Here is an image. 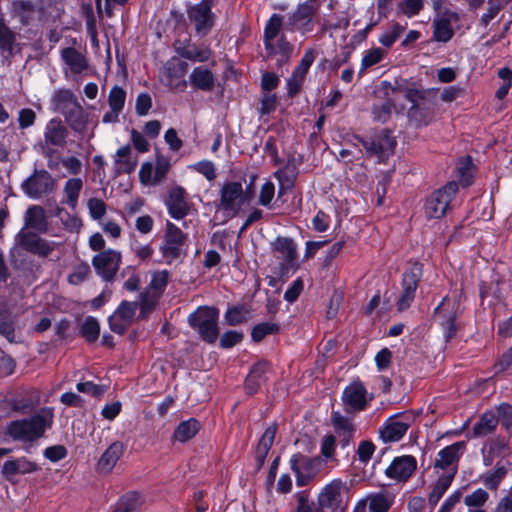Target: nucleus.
Instances as JSON below:
<instances>
[{
    "instance_id": "obj_1",
    "label": "nucleus",
    "mask_w": 512,
    "mask_h": 512,
    "mask_svg": "<svg viewBox=\"0 0 512 512\" xmlns=\"http://www.w3.org/2000/svg\"><path fill=\"white\" fill-rule=\"evenodd\" d=\"M53 413L50 408H44L31 417L11 421L7 424L6 432L15 441L33 442L44 435L50 427Z\"/></svg>"
},
{
    "instance_id": "obj_2",
    "label": "nucleus",
    "mask_w": 512,
    "mask_h": 512,
    "mask_svg": "<svg viewBox=\"0 0 512 512\" xmlns=\"http://www.w3.org/2000/svg\"><path fill=\"white\" fill-rule=\"evenodd\" d=\"M284 17L273 13L265 24L263 32V44L267 57L279 56V62L290 59L293 53V45L287 40L283 32Z\"/></svg>"
},
{
    "instance_id": "obj_3",
    "label": "nucleus",
    "mask_w": 512,
    "mask_h": 512,
    "mask_svg": "<svg viewBox=\"0 0 512 512\" xmlns=\"http://www.w3.org/2000/svg\"><path fill=\"white\" fill-rule=\"evenodd\" d=\"M434 91V89H407L405 92V98L412 103L408 111L409 119L415 122L417 126H426L434 118L435 103L432 99Z\"/></svg>"
},
{
    "instance_id": "obj_4",
    "label": "nucleus",
    "mask_w": 512,
    "mask_h": 512,
    "mask_svg": "<svg viewBox=\"0 0 512 512\" xmlns=\"http://www.w3.org/2000/svg\"><path fill=\"white\" fill-rule=\"evenodd\" d=\"M219 312L213 307H199L188 316L189 325L198 331L202 339L208 343H214L219 334Z\"/></svg>"
},
{
    "instance_id": "obj_5",
    "label": "nucleus",
    "mask_w": 512,
    "mask_h": 512,
    "mask_svg": "<svg viewBox=\"0 0 512 512\" xmlns=\"http://www.w3.org/2000/svg\"><path fill=\"white\" fill-rule=\"evenodd\" d=\"M355 139L362 144L368 156L376 157L379 162H384L393 155L397 145L395 137L387 129H383L369 138L357 136Z\"/></svg>"
},
{
    "instance_id": "obj_6",
    "label": "nucleus",
    "mask_w": 512,
    "mask_h": 512,
    "mask_svg": "<svg viewBox=\"0 0 512 512\" xmlns=\"http://www.w3.org/2000/svg\"><path fill=\"white\" fill-rule=\"evenodd\" d=\"M14 243L16 246L41 258L50 256L56 248L62 245L61 242L47 240L37 235V233L25 229H20L15 235Z\"/></svg>"
},
{
    "instance_id": "obj_7",
    "label": "nucleus",
    "mask_w": 512,
    "mask_h": 512,
    "mask_svg": "<svg viewBox=\"0 0 512 512\" xmlns=\"http://www.w3.org/2000/svg\"><path fill=\"white\" fill-rule=\"evenodd\" d=\"M458 191V184L455 181L447 183L444 187L433 192L425 202V214L430 219L443 217L449 205Z\"/></svg>"
},
{
    "instance_id": "obj_8",
    "label": "nucleus",
    "mask_w": 512,
    "mask_h": 512,
    "mask_svg": "<svg viewBox=\"0 0 512 512\" xmlns=\"http://www.w3.org/2000/svg\"><path fill=\"white\" fill-rule=\"evenodd\" d=\"M212 6L213 0H201L187 8L188 20L200 37L208 35L214 26L215 14L212 12Z\"/></svg>"
},
{
    "instance_id": "obj_9",
    "label": "nucleus",
    "mask_w": 512,
    "mask_h": 512,
    "mask_svg": "<svg viewBox=\"0 0 512 512\" xmlns=\"http://www.w3.org/2000/svg\"><path fill=\"white\" fill-rule=\"evenodd\" d=\"M349 488L341 479H334L319 493V504L325 509L335 512L344 510L347 506Z\"/></svg>"
},
{
    "instance_id": "obj_10",
    "label": "nucleus",
    "mask_w": 512,
    "mask_h": 512,
    "mask_svg": "<svg viewBox=\"0 0 512 512\" xmlns=\"http://www.w3.org/2000/svg\"><path fill=\"white\" fill-rule=\"evenodd\" d=\"M318 11V5L312 1H304L296 6L289 14L287 24L290 31H298L302 35L312 32L314 29V16Z\"/></svg>"
},
{
    "instance_id": "obj_11",
    "label": "nucleus",
    "mask_w": 512,
    "mask_h": 512,
    "mask_svg": "<svg viewBox=\"0 0 512 512\" xmlns=\"http://www.w3.org/2000/svg\"><path fill=\"white\" fill-rule=\"evenodd\" d=\"M422 264L418 262L411 263L402 276V292L397 302L399 311H403L410 307L414 300L418 283L422 277Z\"/></svg>"
},
{
    "instance_id": "obj_12",
    "label": "nucleus",
    "mask_w": 512,
    "mask_h": 512,
    "mask_svg": "<svg viewBox=\"0 0 512 512\" xmlns=\"http://www.w3.org/2000/svg\"><path fill=\"white\" fill-rule=\"evenodd\" d=\"M274 257L278 261L281 273H287L297 263V246L291 238L277 237L271 244Z\"/></svg>"
},
{
    "instance_id": "obj_13",
    "label": "nucleus",
    "mask_w": 512,
    "mask_h": 512,
    "mask_svg": "<svg viewBox=\"0 0 512 512\" xmlns=\"http://www.w3.org/2000/svg\"><path fill=\"white\" fill-rule=\"evenodd\" d=\"M121 253L108 249L98 253L92 259L95 272L106 282H112L121 264Z\"/></svg>"
},
{
    "instance_id": "obj_14",
    "label": "nucleus",
    "mask_w": 512,
    "mask_h": 512,
    "mask_svg": "<svg viewBox=\"0 0 512 512\" xmlns=\"http://www.w3.org/2000/svg\"><path fill=\"white\" fill-rule=\"evenodd\" d=\"M371 398H368V392L364 384L357 380L349 384L342 393V401L345 411L356 413L364 410Z\"/></svg>"
},
{
    "instance_id": "obj_15",
    "label": "nucleus",
    "mask_w": 512,
    "mask_h": 512,
    "mask_svg": "<svg viewBox=\"0 0 512 512\" xmlns=\"http://www.w3.org/2000/svg\"><path fill=\"white\" fill-rule=\"evenodd\" d=\"M460 14L456 11L444 9L441 13L436 14L433 19V40L441 43L449 42L455 32L452 23L460 21Z\"/></svg>"
},
{
    "instance_id": "obj_16",
    "label": "nucleus",
    "mask_w": 512,
    "mask_h": 512,
    "mask_svg": "<svg viewBox=\"0 0 512 512\" xmlns=\"http://www.w3.org/2000/svg\"><path fill=\"white\" fill-rule=\"evenodd\" d=\"M10 13L12 18L17 19L22 25H32L35 21L42 19L44 9L40 2L14 0L11 3Z\"/></svg>"
},
{
    "instance_id": "obj_17",
    "label": "nucleus",
    "mask_w": 512,
    "mask_h": 512,
    "mask_svg": "<svg viewBox=\"0 0 512 512\" xmlns=\"http://www.w3.org/2000/svg\"><path fill=\"white\" fill-rule=\"evenodd\" d=\"M54 180L46 170L35 171L21 185L23 192L32 199H39L53 190Z\"/></svg>"
},
{
    "instance_id": "obj_18",
    "label": "nucleus",
    "mask_w": 512,
    "mask_h": 512,
    "mask_svg": "<svg viewBox=\"0 0 512 512\" xmlns=\"http://www.w3.org/2000/svg\"><path fill=\"white\" fill-rule=\"evenodd\" d=\"M220 196L221 209L228 212L231 216H235L245 202L242 184L239 182L225 184L221 189Z\"/></svg>"
},
{
    "instance_id": "obj_19",
    "label": "nucleus",
    "mask_w": 512,
    "mask_h": 512,
    "mask_svg": "<svg viewBox=\"0 0 512 512\" xmlns=\"http://www.w3.org/2000/svg\"><path fill=\"white\" fill-rule=\"evenodd\" d=\"M177 54L189 61L204 63L212 57V49L207 43H194L191 39L178 42L175 46Z\"/></svg>"
},
{
    "instance_id": "obj_20",
    "label": "nucleus",
    "mask_w": 512,
    "mask_h": 512,
    "mask_svg": "<svg viewBox=\"0 0 512 512\" xmlns=\"http://www.w3.org/2000/svg\"><path fill=\"white\" fill-rule=\"evenodd\" d=\"M184 241L185 236L182 231L175 224L167 222L165 241L161 252L169 263L181 255Z\"/></svg>"
},
{
    "instance_id": "obj_21",
    "label": "nucleus",
    "mask_w": 512,
    "mask_h": 512,
    "mask_svg": "<svg viewBox=\"0 0 512 512\" xmlns=\"http://www.w3.org/2000/svg\"><path fill=\"white\" fill-rule=\"evenodd\" d=\"M68 128L59 118L49 120L43 132V148L50 150L53 147L63 148L67 143Z\"/></svg>"
},
{
    "instance_id": "obj_22",
    "label": "nucleus",
    "mask_w": 512,
    "mask_h": 512,
    "mask_svg": "<svg viewBox=\"0 0 512 512\" xmlns=\"http://www.w3.org/2000/svg\"><path fill=\"white\" fill-rule=\"evenodd\" d=\"M289 463L299 487L306 486L316 475L315 461L301 453L293 454Z\"/></svg>"
},
{
    "instance_id": "obj_23",
    "label": "nucleus",
    "mask_w": 512,
    "mask_h": 512,
    "mask_svg": "<svg viewBox=\"0 0 512 512\" xmlns=\"http://www.w3.org/2000/svg\"><path fill=\"white\" fill-rule=\"evenodd\" d=\"M410 427V417L398 414L388 418L380 428V437L385 443L400 441Z\"/></svg>"
},
{
    "instance_id": "obj_24",
    "label": "nucleus",
    "mask_w": 512,
    "mask_h": 512,
    "mask_svg": "<svg viewBox=\"0 0 512 512\" xmlns=\"http://www.w3.org/2000/svg\"><path fill=\"white\" fill-rule=\"evenodd\" d=\"M417 461L411 455H403L394 458L391 464L386 468L385 475L388 478L398 482L408 480L416 470Z\"/></svg>"
},
{
    "instance_id": "obj_25",
    "label": "nucleus",
    "mask_w": 512,
    "mask_h": 512,
    "mask_svg": "<svg viewBox=\"0 0 512 512\" xmlns=\"http://www.w3.org/2000/svg\"><path fill=\"white\" fill-rule=\"evenodd\" d=\"M446 300V297L442 299V301L435 308L434 314L437 317L440 326L442 327L443 335L446 341H449L455 336L457 332V326L455 323L456 307L455 304H453L451 307L446 305Z\"/></svg>"
},
{
    "instance_id": "obj_26",
    "label": "nucleus",
    "mask_w": 512,
    "mask_h": 512,
    "mask_svg": "<svg viewBox=\"0 0 512 512\" xmlns=\"http://www.w3.org/2000/svg\"><path fill=\"white\" fill-rule=\"evenodd\" d=\"M24 225L21 229L26 231L34 230L37 233H47L48 219L46 211L42 206L31 205L27 208L23 216Z\"/></svg>"
},
{
    "instance_id": "obj_27",
    "label": "nucleus",
    "mask_w": 512,
    "mask_h": 512,
    "mask_svg": "<svg viewBox=\"0 0 512 512\" xmlns=\"http://www.w3.org/2000/svg\"><path fill=\"white\" fill-rule=\"evenodd\" d=\"M37 470L38 466L36 463L25 457H20L6 461L2 467V474L8 481L14 482L16 475L29 474Z\"/></svg>"
},
{
    "instance_id": "obj_28",
    "label": "nucleus",
    "mask_w": 512,
    "mask_h": 512,
    "mask_svg": "<svg viewBox=\"0 0 512 512\" xmlns=\"http://www.w3.org/2000/svg\"><path fill=\"white\" fill-rule=\"evenodd\" d=\"M188 64L178 58L168 60L161 70V82L170 88L174 87V81L181 79L187 72Z\"/></svg>"
},
{
    "instance_id": "obj_29",
    "label": "nucleus",
    "mask_w": 512,
    "mask_h": 512,
    "mask_svg": "<svg viewBox=\"0 0 512 512\" xmlns=\"http://www.w3.org/2000/svg\"><path fill=\"white\" fill-rule=\"evenodd\" d=\"M169 214L174 219H182L188 213V203L185 200V190L182 187H174L169 192L166 200Z\"/></svg>"
},
{
    "instance_id": "obj_30",
    "label": "nucleus",
    "mask_w": 512,
    "mask_h": 512,
    "mask_svg": "<svg viewBox=\"0 0 512 512\" xmlns=\"http://www.w3.org/2000/svg\"><path fill=\"white\" fill-rule=\"evenodd\" d=\"M125 450V446L120 441H115L103 452L98 463L97 470L101 473H109L115 467Z\"/></svg>"
},
{
    "instance_id": "obj_31",
    "label": "nucleus",
    "mask_w": 512,
    "mask_h": 512,
    "mask_svg": "<svg viewBox=\"0 0 512 512\" xmlns=\"http://www.w3.org/2000/svg\"><path fill=\"white\" fill-rule=\"evenodd\" d=\"M465 448V442H456L450 446H447L439 451L438 458L436 460V467L442 469H449V473L452 472V465L456 463L459 457L462 455Z\"/></svg>"
},
{
    "instance_id": "obj_32",
    "label": "nucleus",
    "mask_w": 512,
    "mask_h": 512,
    "mask_svg": "<svg viewBox=\"0 0 512 512\" xmlns=\"http://www.w3.org/2000/svg\"><path fill=\"white\" fill-rule=\"evenodd\" d=\"M190 84L201 91H212L215 87V77L205 66L195 67L189 75Z\"/></svg>"
},
{
    "instance_id": "obj_33",
    "label": "nucleus",
    "mask_w": 512,
    "mask_h": 512,
    "mask_svg": "<svg viewBox=\"0 0 512 512\" xmlns=\"http://www.w3.org/2000/svg\"><path fill=\"white\" fill-rule=\"evenodd\" d=\"M114 165L117 174H129L135 170L137 158L132 156V150L129 145L122 146L116 151Z\"/></svg>"
},
{
    "instance_id": "obj_34",
    "label": "nucleus",
    "mask_w": 512,
    "mask_h": 512,
    "mask_svg": "<svg viewBox=\"0 0 512 512\" xmlns=\"http://www.w3.org/2000/svg\"><path fill=\"white\" fill-rule=\"evenodd\" d=\"M268 370V364L259 362L255 364L245 379V389L248 394H255L261 385L265 382V374Z\"/></svg>"
},
{
    "instance_id": "obj_35",
    "label": "nucleus",
    "mask_w": 512,
    "mask_h": 512,
    "mask_svg": "<svg viewBox=\"0 0 512 512\" xmlns=\"http://www.w3.org/2000/svg\"><path fill=\"white\" fill-rule=\"evenodd\" d=\"M499 423V419L496 413L493 411H487L482 414L480 419L475 423L472 428V434L474 437H484L496 429Z\"/></svg>"
},
{
    "instance_id": "obj_36",
    "label": "nucleus",
    "mask_w": 512,
    "mask_h": 512,
    "mask_svg": "<svg viewBox=\"0 0 512 512\" xmlns=\"http://www.w3.org/2000/svg\"><path fill=\"white\" fill-rule=\"evenodd\" d=\"M61 58L75 74L83 72L87 67L84 55L73 47L64 48L61 51Z\"/></svg>"
},
{
    "instance_id": "obj_37",
    "label": "nucleus",
    "mask_w": 512,
    "mask_h": 512,
    "mask_svg": "<svg viewBox=\"0 0 512 512\" xmlns=\"http://www.w3.org/2000/svg\"><path fill=\"white\" fill-rule=\"evenodd\" d=\"M276 429L277 428L275 424L268 426L258 442L256 448V460L259 466L263 465L268 455V452L273 445L276 435Z\"/></svg>"
},
{
    "instance_id": "obj_38",
    "label": "nucleus",
    "mask_w": 512,
    "mask_h": 512,
    "mask_svg": "<svg viewBox=\"0 0 512 512\" xmlns=\"http://www.w3.org/2000/svg\"><path fill=\"white\" fill-rule=\"evenodd\" d=\"M200 428V422L195 418H190L179 423L174 431L173 437L176 441L184 443L192 439L199 432Z\"/></svg>"
},
{
    "instance_id": "obj_39",
    "label": "nucleus",
    "mask_w": 512,
    "mask_h": 512,
    "mask_svg": "<svg viewBox=\"0 0 512 512\" xmlns=\"http://www.w3.org/2000/svg\"><path fill=\"white\" fill-rule=\"evenodd\" d=\"M451 473H447L437 480L435 483L431 493L429 494L428 501L431 506H435L439 500L442 498L444 493L447 491V489L450 487L454 474L456 472V469H451Z\"/></svg>"
},
{
    "instance_id": "obj_40",
    "label": "nucleus",
    "mask_w": 512,
    "mask_h": 512,
    "mask_svg": "<svg viewBox=\"0 0 512 512\" xmlns=\"http://www.w3.org/2000/svg\"><path fill=\"white\" fill-rule=\"evenodd\" d=\"M83 187V181L81 178H70L66 181L63 191L66 199L63 203L67 204L70 208L75 209L77 207L78 198Z\"/></svg>"
},
{
    "instance_id": "obj_41",
    "label": "nucleus",
    "mask_w": 512,
    "mask_h": 512,
    "mask_svg": "<svg viewBox=\"0 0 512 512\" xmlns=\"http://www.w3.org/2000/svg\"><path fill=\"white\" fill-rule=\"evenodd\" d=\"M65 121L75 132H82L86 129L88 124V115L84 111L82 105L71 111L67 116L64 117Z\"/></svg>"
},
{
    "instance_id": "obj_42",
    "label": "nucleus",
    "mask_w": 512,
    "mask_h": 512,
    "mask_svg": "<svg viewBox=\"0 0 512 512\" xmlns=\"http://www.w3.org/2000/svg\"><path fill=\"white\" fill-rule=\"evenodd\" d=\"M279 183H283L286 187H293L298 176L297 166L293 160H289L287 164L274 173Z\"/></svg>"
},
{
    "instance_id": "obj_43",
    "label": "nucleus",
    "mask_w": 512,
    "mask_h": 512,
    "mask_svg": "<svg viewBox=\"0 0 512 512\" xmlns=\"http://www.w3.org/2000/svg\"><path fill=\"white\" fill-rule=\"evenodd\" d=\"M280 331V326L274 322H262L255 325L251 331L254 342L262 341L267 335H274Z\"/></svg>"
},
{
    "instance_id": "obj_44",
    "label": "nucleus",
    "mask_w": 512,
    "mask_h": 512,
    "mask_svg": "<svg viewBox=\"0 0 512 512\" xmlns=\"http://www.w3.org/2000/svg\"><path fill=\"white\" fill-rule=\"evenodd\" d=\"M99 333L100 325L97 319L92 316L86 317L80 328L81 336L88 342H95L99 337Z\"/></svg>"
},
{
    "instance_id": "obj_45",
    "label": "nucleus",
    "mask_w": 512,
    "mask_h": 512,
    "mask_svg": "<svg viewBox=\"0 0 512 512\" xmlns=\"http://www.w3.org/2000/svg\"><path fill=\"white\" fill-rule=\"evenodd\" d=\"M250 310L245 306H233L225 313V320L231 326L239 325L248 321Z\"/></svg>"
},
{
    "instance_id": "obj_46",
    "label": "nucleus",
    "mask_w": 512,
    "mask_h": 512,
    "mask_svg": "<svg viewBox=\"0 0 512 512\" xmlns=\"http://www.w3.org/2000/svg\"><path fill=\"white\" fill-rule=\"evenodd\" d=\"M506 474L507 469L505 466L497 464L494 471L487 472L482 476L483 484L490 490H497Z\"/></svg>"
},
{
    "instance_id": "obj_47",
    "label": "nucleus",
    "mask_w": 512,
    "mask_h": 512,
    "mask_svg": "<svg viewBox=\"0 0 512 512\" xmlns=\"http://www.w3.org/2000/svg\"><path fill=\"white\" fill-rule=\"evenodd\" d=\"M509 0H488V8L484 12L479 20L481 26L486 28L489 23L500 13L505 7Z\"/></svg>"
},
{
    "instance_id": "obj_48",
    "label": "nucleus",
    "mask_w": 512,
    "mask_h": 512,
    "mask_svg": "<svg viewBox=\"0 0 512 512\" xmlns=\"http://www.w3.org/2000/svg\"><path fill=\"white\" fill-rule=\"evenodd\" d=\"M471 167L472 160L469 156L461 158L457 163V176L463 187H467L472 183Z\"/></svg>"
},
{
    "instance_id": "obj_49",
    "label": "nucleus",
    "mask_w": 512,
    "mask_h": 512,
    "mask_svg": "<svg viewBox=\"0 0 512 512\" xmlns=\"http://www.w3.org/2000/svg\"><path fill=\"white\" fill-rule=\"evenodd\" d=\"M125 101L126 91L118 85L113 86L108 94V105L110 109L122 112L125 106Z\"/></svg>"
},
{
    "instance_id": "obj_50",
    "label": "nucleus",
    "mask_w": 512,
    "mask_h": 512,
    "mask_svg": "<svg viewBox=\"0 0 512 512\" xmlns=\"http://www.w3.org/2000/svg\"><path fill=\"white\" fill-rule=\"evenodd\" d=\"M141 505V497L137 492H131L122 497L119 501L116 512H134Z\"/></svg>"
},
{
    "instance_id": "obj_51",
    "label": "nucleus",
    "mask_w": 512,
    "mask_h": 512,
    "mask_svg": "<svg viewBox=\"0 0 512 512\" xmlns=\"http://www.w3.org/2000/svg\"><path fill=\"white\" fill-rule=\"evenodd\" d=\"M332 423L337 436L345 434H354V426L352 422L341 415L339 412L332 413Z\"/></svg>"
},
{
    "instance_id": "obj_52",
    "label": "nucleus",
    "mask_w": 512,
    "mask_h": 512,
    "mask_svg": "<svg viewBox=\"0 0 512 512\" xmlns=\"http://www.w3.org/2000/svg\"><path fill=\"white\" fill-rule=\"evenodd\" d=\"M16 45V34L2 21H0V48L12 52Z\"/></svg>"
},
{
    "instance_id": "obj_53",
    "label": "nucleus",
    "mask_w": 512,
    "mask_h": 512,
    "mask_svg": "<svg viewBox=\"0 0 512 512\" xmlns=\"http://www.w3.org/2000/svg\"><path fill=\"white\" fill-rule=\"evenodd\" d=\"M424 8V0H401L398 4V12L412 18L418 15Z\"/></svg>"
},
{
    "instance_id": "obj_54",
    "label": "nucleus",
    "mask_w": 512,
    "mask_h": 512,
    "mask_svg": "<svg viewBox=\"0 0 512 512\" xmlns=\"http://www.w3.org/2000/svg\"><path fill=\"white\" fill-rule=\"evenodd\" d=\"M74 98H76V95L70 89H58L52 95L51 106L57 112Z\"/></svg>"
},
{
    "instance_id": "obj_55",
    "label": "nucleus",
    "mask_w": 512,
    "mask_h": 512,
    "mask_svg": "<svg viewBox=\"0 0 512 512\" xmlns=\"http://www.w3.org/2000/svg\"><path fill=\"white\" fill-rule=\"evenodd\" d=\"M404 30L405 26L394 22L391 24L390 28L379 37V42L385 47H390L400 37Z\"/></svg>"
},
{
    "instance_id": "obj_56",
    "label": "nucleus",
    "mask_w": 512,
    "mask_h": 512,
    "mask_svg": "<svg viewBox=\"0 0 512 512\" xmlns=\"http://www.w3.org/2000/svg\"><path fill=\"white\" fill-rule=\"evenodd\" d=\"M384 56V51L381 48H372L367 50L361 61L360 73L364 70L378 64Z\"/></svg>"
},
{
    "instance_id": "obj_57",
    "label": "nucleus",
    "mask_w": 512,
    "mask_h": 512,
    "mask_svg": "<svg viewBox=\"0 0 512 512\" xmlns=\"http://www.w3.org/2000/svg\"><path fill=\"white\" fill-rule=\"evenodd\" d=\"M488 493L484 489H477L464 499V503L469 509L481 508L488 500Z\"/></svg>"
},
{
    "instance_id": "obj_58",
    "label": "nucleus",
    "mask_w": 512,
    "mask_h": 512,
    "mask_svg": "<svg viewBox=\"0 0 512 512\" xmlns=\"http://www.w3.org/2000/svg\"><path fill=\"white\" fill-rule=\"evenodd\" d=\"M0 334L9 342H16L15 337V321L12 317L0 316Z\"/></svg>"
},
{
    "instance_id": "obj_59",
    "label": "nucleus",
    "mask_w": 512,
    "mask_h": 512,
    "mask_svg": "<svg viewBox=\"0 0 512 512\" xmlns=\"http://www.w3.org/2000/svg\"><path fill=\"white\" fill-rule=\"evenodd\" d=\"M391 502L384 494H376L370 498L369 508L371 512H387Z\"/></svg>"
},
{
    "instance_id": "obj_60",
    "label": "nucleus",
    "mask_w": 512,
    "mask_h": 512,
    "mask_svg": "<svg viewBox=\"0 0 512 512\" xmlns=\"http://www.w3.org/2000/svg\"><path fill=\"white\" fill-rule=\"evenodd\" d=\"M137 307V302L123 301L121 302V304L118 306L114 313H116L117 315H119L120 317H122L124 320L128 321L131 324Z\"/></svg>"
},
{
    "instance_id": "obj_61",
    "label": "nucleus",
    "mask_w": 512,
    "mask_h": 512,
    "mask_svg": "<svg viewBox=\"0 0 512 512\" xmlns=\"http://www.w3.org/2000/svg\"><path fill=\"white\" fill-rule=\"evenodd\" d=\"M336 448V437L334 435H326L321 442V455L326 460H334Z\"/></svg>"
},
{
    "instance_id": "obj_62",
    "label": "nucleus",
    "mask_w": 512,
    "mask_h": 512,
    "mask_svg": "<svg viewBox=\"0 0 512 512\" xmlns=\"http://www.w3.org/2000/svg\"><path fill=\"white\" fill-rule=\"evenodd\" d=\"M243 333L238 331H227L220 338V346L224 349L232 348L243 340Z\"/></svg>"
},
{
    "instance_id": "obj_63",
    "label": "nucleus",
    "mask_w": 512,
    "mask_h": 512,
    "mask_svg": "<svg viewBox=\"0 0 512 512\" xmlns=\"http://www.w3.org/2000/svg\"><path fill=\"white\" fill-rule=\"evenodd\" d=\"M496 416L499 419V422L503 426L506 427V429L511 430L512 429V406L506 403L500 404L497 407V414Z\"/></svg>"
},
{
    "instance_id": "obj_64",
    "label": "nucleus",
    "mask_w": 512,
    "mask_h": 512,
    "mask_svg": "<svg viewBox=\"0 0 512 512\" xmlns=\"http://www.w3.org/2000/svg\"><path fill=\"white\" fill-rule=\"evenodd\" d=\"M319 502L317 504L309 502L304 495L299 496L296 512H325Z\"/></svg>"
}]
</instances>
